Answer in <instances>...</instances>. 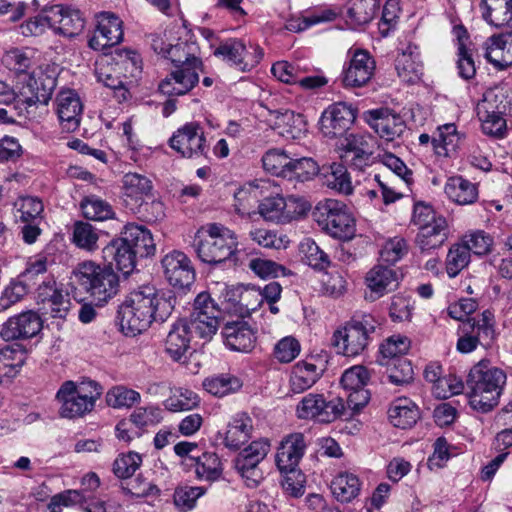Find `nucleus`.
Here are the masks:
<instances>
[{"label":"nucleus","mask_w":512,"mask_h":512,"mask_svg":"<svg viewBox=\"0 0 512 512\" xmlns=\"http://www.w3.org/2000/svg\"><path fill=\"white\" fill-rule=\"evenodd\" d=\"M376 320L370 314L355 315L344 327L333 334L332 343L338 353L347 357H355L363 353L372 340Z\"/></svg>","instance_id":"nucleus-6"},{"label":"nucleus","mask_w":512,"mask_h":512,"mask_svg":"<svg viewBox=\"0 0 512 512\" xmlns=\"http://www.w3.org/2000/svg\"><path fill=\"white\" fill-rule=\"evenodd\" d=\"M506 380V373L493 366L490 361L481 360L475 364L466 379L467 397L471 408L481 413L491 411L499 403Z\"/></svg>","instance_id":"nucleus-2"},{"label":"nucleus","mask_w":512,"mask_h":512,"mask_svg":"<svg viewBox=\"0 0 512 512\" xmlns=\"http://www.w3.org/2000/svg\"><path fill=\"white\" fill-rule=\"evenodd\" d=\"M330 489L337 501L349 503L359 495L361 482L357 475L341 472L331 481Z\"/></svg>","instance_id":"nucleus-42"},{"label":"nucleus","mask_w":512,"mask_h":512,"mask_svg":"<svg viewBox=\"0 0 512 512\" xmlns=\"http://www.w3.org/2000/svg\"><path fill=\"white\" fill-rule=\"evenodd\" d=\"M285 172L284 178L304 182L310 180L317 174V165L311 158L303 157L299 159L290 158V163Z\"/></svg>","instance_id":"nucleus-57"},{"label":"nucleus","mask_w":512,"mask_h":512,"mask_svg":"<svg viewBox=\"0 0 512 512\" xmlns=\"http://www.w3.org/2000/svg\"><path fill=\"white\" fill-rule=\"evenodd\" d=\"M447 197L459 205H469L478 199V187L462 176L450 177L444 187Z\"/></svg>","instance_id":"nucleus-40"},{"label":"nucleus","mask_w":512,"mask_h":512,"mask_svg":"<svg viewBox=\"0 0 512 512\" xmlns=\"http://www.w3.org/2000/svg\"><path fill=\"white\" fill-rule=\"evenodd\" d=\"M299 249L309 266L316 269H324L329 266V256L311 238L304 239L300 243Z\"/></svg>","instance_id":"nucleus-58"},{"label":"nucleus","mask_w":512,"mask_h":512,"mask_svg":"<svg viewBox=\"0 0 512 512\" xmlns=\"http://www.w3.org/2000/svg\"><path fill=\"white\" fill-rule=\"evenodd\" d=\"M199 48L195 42L177 39L176 43L169 45L166 59L174 65L172 71L159 84V90L164 95L181 96L191 91L199 82V71L202 70V61L197 56Z\"/></svg>","instance_id":"nucleus-1"},{"label":"nucleus","mask_w":512,"mask_h":512,"mask_svg":"<svg viewBox=\"0 0 512 512\" xmlns=\"http://www.w3.org/2000/svg\"><path fill=\"white\" fill-rule=\"evenodd\" d=\"M244 51V40L229 38L219 44L214 50V55L226 61L231 66L236 67L242 72L251 71L255 68L256 57L246 56L240 59V54Z\"/></svg>","instance_id":"nucleus-32"},{"label":"nucleus","mask_w":512,"mask_h":512,"mask_svg":"<svg viewBox=\"0 0 512 512\" xmlns=\"http://www.w3.org/2000/svg\"><path fill=\"white\" fill-rule=\"evenodd\" d=\"M380 0H351L346 10V23L351 29H358L375 17Z\"/></svg>","instance_id":"nucleus-38"},{"label":"nucleus","mask_w":512,"mask_h":512,"mask_svg":"<svg viewBox=\"0 0 512 512\" xmlns=\"http://www.w3.org/2000/svg\"><path fill=\"white\" fill-rule=\"evenodd\" d=\"M168 145L185 159L206 158L209 151L204 128L198 122H187L179 127L169 138Z\"/></svg>","instance_id":"nucleus-8"},{"label":"nucleus","mask_w":512,"mask_h":512,"mask_svg":"<svg viewBox=\"0 0 512 512\" xmlns=\"http://www.w3.org/2000/svg\"><path fill=\"white\" fill-rule=\"evenodd\" d=\"M460 136L453 123L438 128L437 136L432 138V149L438 156L449 157L459 145Z\"/></svg>","instance_id":"nucleus-45"},{"label":"nucleus","mask_w":512,"mask_h":512,"mask_svg":"<svg viewBox=\"0 0 512 512\" xmlns=\"http://www.w3.org/2000/svg\"><path fill=\"white\" fill-rule=\"evenodd\" d=\"M18 218L25 223H34L42 219L44 206L42 201L37 197L25 196L21 197L17 203Z\"/></svg>","instance_id":"nucleus-61"},{"label":"nucleus","mask_w":512,"mask_h":512,"mask_svg":"<svg viewBox=\"0 0 512 512\" xmlns=\"http://www.w3.org/2000/svg\"><path fill=\"white\" fill-rule=\"evenodd\" d=\"M296 414L300 419L331 423L346 415V405L340 397L327 400L323 394L309 393L298 403Z\"/></svg>","instance_id":"nucleus-10"},{"label":"nucleus","mask_w":512,"mask_h":512,"mask_svg":"<svg viewBox=\"0 0 512 512\" xmlns=\"http://www.w3.org/2000/svg\"><path fill=\"white\" fill-rule=\"evenodd\" d=\"M313 218L318 226L334 238L349 239L355 232V222L346 204L336 199L320 201Z\"/></svg>","instance_id":"nucleus-7"},{"label":"nucleus","mask_w":512,"mask_h":512,"mask_svg":"<svg viewBox=\"0 0 512 512\" xmlns=\"http://www.w3.org/2000/svg\"><path fill=\"white\" fill-rule=\"evenodd\" d=\"M409 251V245L405 238L395 236L384 242L380 250V259L389 265L401 260Z\"/></svg>","instance_id":"nucleus-59"},{"label":"nucleus","mask_w":512,"mask_h":512,"mask_svg":"<svg viewBox=\"0 0 512 512\" xmlns=\"http://www.w3.org/2000/svg\"><path fill=\"white\" fill-rule=\"evenodd\" d=\"M126 299L152 321L164 322L174 308L172 297H165L155 287L149 285H143L132 291Z\"/></svg>","instance_id":"nucleus-11"},{"label":"nucleus","mask_w":512,"mask_h":512,"mask_svg":"<svg viewBox=\"0 0 512 512\" xmlns=\"http://www.w3.org/2000/svg\"><path fill=\"white\" fill-rule=\"evenodd\" d=\"M505 111V96L503 90L497 87L487 89L476 106L477 116L482 117H487L489 113L504 114Z\"/></svg>","instance_id":"nucleus-55"},{"label":"nucleus","mask_w":512,"mask_h":512,"mask_svg":"<svg viewBox=\"0 0 512 512\" xmlns=\"http://www.w3.org/2000/svg\"><path fill=\"white\" fill-rule=\"evenodd\" d=\"M273 128L279 135L287 139H299L307 131V123L303 115L291 110L277 111Z\"/></svg>","instance_id":"nucleus-37"},{"label":"nucleus","mask_w":512,"mask_h":512,"mask_svg":"<svg viewBox=\"0 0 512 512\" xmlns=\"http://www.w3.org/2000/svg\"><path fill=\"white\" fill-rule=\"evenodd\" d=\"M260 191L257 186H245L238 189L234 194V210L241 217L254 215L255 208L260 203Z\"/></svg>","instance_id":"nucleus-48"},{"label":"nucleus","mask_w":512,"mask_h":512,"mask_svg":"<svg viewBox=\"0 0 512 512\" xmlns=\"http://www.w3.org/2000/svg\"><path fill=\"white\" fill-rule=\"evenodd\" d=\"M322 370L312 362L300 361L293 366L290 376V389L299 394L311 388L321 377Z\"/></svg>","instance_id":"nucleus-39"},{"label":"nucleus","mask_w":512,"mask_h":512,"mask_svg":"<svg viewBox=\"0 0 512 512\" xmlns=\"http://www.w3.org/2000/svg\"><path fill=\"white\" fill-rule=\"evenodd\" d=\"M222 336L228 348L238 352H251L256 345V333L245 321L225 324Z\"/></svg>","instance_id":"nucleus-27"},{"label":"nucleus","mask_w":512,"mask_h":512,"mask_svg":"<svg viewBox=\"0 0 512 512\" xmlns=\"http://www.w3.org/2000/svg\"><path fill=\"white\" fill-rule=\"evenodd\" d=\"M376 64L365 50L354 51L349 63L344 66L341 83L345 88H360L367 85L375 72Z\"/></svg>","instance_id":"nucleus-17"},{"label":"nucleus","mask_w":512,"mask_h":512,"mask_svg":"<svg viewBox=\"0 0 512 512\" xmlns=\"http://www.w3.org/2000/svg\"><path fill=\"white\" fill-rule=\"evenodd\" d=\"M123 195L127 205L140 208L147 197L151 196V180L138 173H126L122 178Z\"/></svg>","instance_id":"nucleus-30"},{"label":"nucleus","mask_w":512,"mask_h":512,"mask_svg":"<svg viewBox=\"0 0 512 512\" xmlns=\"http://www.w3.org/2000/svg\"><path fill=\"white\" fill-rule=\"evenodd\" d=\"M56 111L62 128L67 132L75 131L80 125L82 103L78 94L71 90H61L56 97Z\"/></svg>","instance_id":"nucleus-25"},{"label":"nucleus","mask_w":512,"mask_h":512,"mask_svg":"<svg viewBox=\"0 0 512 512\" xmlns=\"http://www.w3.org/2000/svg\"><path fill=\"white\" fill-rule=\"evenodd\" d=\"M118 319L120 329L126 336H136L142 333L153 322L127 299L119 307Z\"/></svg>","instance_id":"nucleus-33"},{"label":"nucleus","mask_w":512,"mask_h":512,"mask_svg":"<svg viewBox=\"0 0 512 512\" xmlns=\"http://www.w3.org/2000/svg\"><path fill=\"white\" fill-rule=\"evenodd\" d=\"M123 22L111 12H102L97 16V26L88 45L96 51L119 44L123 39Z\"/></svg>","instance_id":"nucleus-18"},{"label":"nucleus","mask_w":512,"mask_h":512,"mask_svg":"<svg viewBox=\"0 0 512 512\" xmlns=\"http://www.w3.org/2000/svg\"><path fill=\"white\" fill-rule=\"evenodd\" d=\"M99 231L93 225L77 221L73 225L72 242L80 249L94 252L98 249Z\"/></svg>","instance_id":"nucleus-51"},{"label":"nucleus","mask_w":512,"mask_h":512,"mask_svg":"<svg viewBox=\"0 0 512 512\" xmlns=\"http://www.w3.org/2000/svg\"><path fill=\"white\" fill-rule=\"evenodd\" d=\"M80 208L83 216L93 221H104L114 216L112 206L95 195L84 197L80 203Z\"/></svg>","instance_id":"nucleus-53"},{"label":"nucleus","mask_w":512,"mask_h":512,"mask_svg":"<svg viewBox=\"0 0 512 512\" xmlns=\"http://www.w3.org/2000/svg\"><path fill=\"white\" fill-rule=\"evenodd\" d=\"M50 28L68 38L79 35L85 27V19L79 9L71 6L52 5L48 7Z\"/></svg>","instance_id":"nucleus-19"},{"label":"nucleus","mask_w":512,"mask_h":512,"mask_svg":"<svg viewBox=\"0 0 512 512\" xmlns=\"http://www.w3.org/2000/svg\"><path fill=\"white\" fill-rule=\"evenodd\" d=\"M253 420L246 412L235 414L227 425L224 445L232 450L239 449L251 438Z\"/></svg>","instance_id":"nucleus-34"},{"label":"nucleus","mask_w":512,"mask_h":512,"mask_svg":"<svg viewBox=\"0 0 512 512\" xmlns=\"http://www.w3.org/2000/svg\"><path fill=\"white\" fill-rule=\"evenodd\" d=\"M270 443L266 439L251 442L236 457L235 463L259 465L267 456Z\"/></svg>","instance_id":"nucleus-62"},{"label":"nucleus","mask_w":512,"mask_h":512,"mask_svg":"<svg viewBox=\"0 0 512 512\" xmlns=\"http://www.w3.org/2000/svg\"><path fill=\"white\" fill-rule=\"evenodd\" d=\"M20 82L23 84L20 94L28 106L47 105L56 87V78L42 69H35L29 75H24Z\"/></svg>","instance_id":"nucleus-15"},{"label":"nucleus","mask_w":512,"mask_h":512,"mask_svg":"<svg viewBox=\"0 0 512 512\" xmlns=\"http://www.w3.org/2000/svg\"><path fill=\"white\" fill-rule=\"evenodd\" d=\"M193 247L203 263L217 265L229 260L235 254L237 242L230 229L212 223L205 231L197 233Z\"/></svg>","instance_id":"nucleus-4"},{"label":"nucleus","mask_w":512,"mask_h":512,"mask_svg":"<svg viewBox=\"0 0 512 512\" xmlns=\"http://www.w3.org/2000/svg\"><path fill=\"white\" fill-rule=\"evenodd\" d=\"M25 362V351L19 345L0 350V381L15 377Z\"/></svg>","instance_id":"nucleus-44"},{"label":"nucleus","mask_w":512,"mask_h":512,"mask_svg":"<svg viewBox=\"0 0 512 512\" xmlns=\"http://www.w3.org/2000/svg\"><path fill=\"white\" fill-rule=\"evenodd\" d=\"M42 329L40 316L27 311L10 317L0 330V337L4 341L28 339L37 335Z\"/></svg>","instance_id":"nucleus-21"},{"label":"nucleus","mask_w":512,"mask_h":512,"mask_svg":"<svg viewBox=\"0 0 512 512\" xmlns=\"http://www.w3.org/2000/svg\"><path fill=\"white\" fill-rule=\"evenodd\" d=\"M484 57L499 69L512 66V29L494 34L483 44Z\"/></svg>","instance_id":"nucleus-24"},{"label":"nucleus","mask_w":512,"mask_h":512,"mask_svg":"<svg viewBox=\"0 0 512 512\" xmlns=\"http://www.w3.org/2000/svg\"><path fill=\"white\" fill-rule=\"evenodd\" d=\"M166 280L175 288H189L195 280V270L189 257L178 250L166 254L161 260Z\"/></svg>","instance_id":"nucleus-16"},{"label":"nucleus","mask_w":512,"mask_h":512,"mask_svg":"<svg viewBox=\"0 0 512 512\" xmlns=\"http://www.w3.org/2000/svg\"><path fill=\"white\" fill-rule=\"evenodd\" d=\"M390 422L398 428L408 429L420 418L417 405L408 398L396 399L388 411Z\"/></svg>","instance_id":"nucleus-41"},{"label":"nucleus","mask_w":512,"mask_h":512,"mask_svg":"<svg viewBox=\"0 0 512 512\" xmlns=\"http://www.w3.org/2000/svg\"><path fill=\"white\" fill-rule=\"evenodd\" d=\"M471 261L468 247L462 242L454 243L448 250L445 268L450 278L456 277Z\"/></svg>","instance_id":"nucleus-52"},{"label":"nucleus","mask_w":512,"mask_h":512,"mask_svg":"<svg viewBox=\"0 0 512 512\" xmlns=\"http://www.w3.org/2000/svg\"><path fill=\"white\" fill-rule=\"evenodd\" d=\"M138 258L154 255L156 246L150 230L143 225L128 223L124 226L120 236Z\"/></svg>","instance_id":"nucleus-28"},{"label":"nucleus","mask_w":512,"mask_h":512,"mask_svg":"<svg viewBox=\"0 0 512 512\" xmlns=\"http://www.w3.org/2000/svg\"><path fill=\"white\" fill-rule=\"evenodd\" d=\"M110 60L127 82L129 79L136 78L141 72L140 56L132 50L118 49Z\"/></svg>","instance_id":"nucleus-46"},{"label":"nucleus","mask_w":512,"mask_h":512,"mask_svg":"<svg viewBox=\"0 0 512 512\" xmlns=\"http://www.w3.org/2000/svg\"><path fill=\"white\" fill-rule=\"evenodd\" d=\"M72 281L90 295L97 305H103L119 291V277L111 266L87 260L72 271Z\"/></svg>","instance_id":"nucleus-3"},{"label":"nucleus","mask_w":512,"mask_h":512,"mask_svg":"<svg viewBox=\"0 0 512 512\" xmlns=\"http://www.w3.org/2000/svg\"><path fill=\"white\" fill-rule=\"evenodd\" d=\"M356 113V108L345 102L329 105L320 119L321 131L329 138L344 137L354 123Z\"/></svg>","instance_id":"nucleus-14"},{"label":"nucleus","mask_w":512,"mask_h":512,"mask_svg":"<svg viewBox=\"0 0 512 512\" xmlns=\"http://www.w3.org/2000/svg\"><path fill=\"white\" fill-rule=\"evenodd\" d=\"M223 465L214 452H204L195 458V474L198 480L214 482L221 478Z\"/></svg>","instance_id":"nucleus-43"},{"label":"nucleus","mask_w":512,"mask_h":512,"mask_svg":"<svg viewBox=\"0 0 512 512\" xmlns=\"http://www.w3.org/2000/svg\"><path fill=\"white\" fill-rule=\"evenodd\" d=\"M308 209V204L302 199H285L280 195L266 197L258 205L259 214L266 221L276 223H288L303 215Z\"/></svg>","instance_id":"nucleus-12"},{"label":"nucleus","mask_w":512,"mask_h":512,"mask_svg":"<svg viewBox=\"0 0 512 512\" xmlns=\"http://www.w3.org/2000/svg\"><path fill=\"white\" fill-rule=\"evenodd\" d=\"M102 258L107 266L129 275L136 267L138 256L120 237L112 239L103 249Z\"/></svg>","instance_id":"nucleus-26"},{"label":"nucleus","mask_w":512,"mask_h":512,"mask_svg":"<svg viewBox=\"0 0 512 512\" xmlns=\"http://www.w3.org/2000/svg\"><path fill=\"white\" fill-rule=\"evenodd\" d=\"M448 239V225L445 218H438L430 225L419 229L415 243L422 252L441 247Z\"/></svg>","instance_id":"nucleus-36"},{"label":"nucleus","mask_w":512,"mask_h":512,"mask_svg":"<svg viewBox=\"0 0 512 512\" xmlns=\"http://www.w3.org/2000/svg\"><path fill=\"white\" fill-rule=\"evenodd\" d=\"M381 365L387 367L388 379L396 385L408 384L413 379V367L406 358L394 359L393 361H380Z\"/></svg>","instance_id":"nucleus-56"},{"label":"nucleus","mask_w":512,"mask_h":512,"mask_svg":"<svg viewBox=\"0 0 512 512\" xmlns=\"http://www.w3.org/2000/svg\"><path fill=\"white\" fill-rule=\"evenodd\" d=\"M480 11L489 25L512 29V0H481Z\"/></svg>","instance_id":"nucleus-35"},{"label":"nucleus","mask_w":512,"mask_h":512,"mask_svg":"<svg viewBox=\"0 0 512 512\" xmlns=\"http://www.w3.org/2000/svg\"><path fill=\"white\" fill-rule=\"evenodd\" d=\"M337 150L342 162L363 171L374 162V138L369 134L350 133L340 138Z\"/></svg>","instance_id":"nucleus-9"},{"label":"nucleus","mask_w":512,"mask_h":512,"mask_svg":"<svg viewBox=\"0 0 512 512\" xmlns=\"http://www.w3.org/2000/svg\"><path fill=\"white\" fill-rule=\"evenodd\" d=\"M140 399L141 396L137 391L122 385L111 388L106 394V402L113 408H130Z\"/></svg>","instance_id":"nucleus-60"},{"label":"nucleus","mask_w":512,"mask_h":512,"mask_svg":"<svg viewBox=\"0 0 512 512\" xmlns=\"http://www.w3.org/2000/svg\"><path fill=\"white\" fill-rule=\"evenodd\" d=\"M192 312H195L198 319L201 317L200 315L210 319V322L204 325L208 332L211 331V328L219 327L222 312L209 293L202 292L198 294L194 300Z\"/></svg>","instance_id":"nucleus-49"},{"label":"nucleus","mask_w":512,"mask_h":512,"mask_svg":"<svg viewBox=\"0 0 512 512\" xmlns=\"http://www.w3.org/2000/svg\"><path fill=\"white\" fill-rule=\"evenodd\" d=\"M192 312H195L198 319L201 317L200 315L210 319V322L204 325L208 332L211 331V328L219 327L222 312L209 293L202 292L198 294L194 300Z\"/></svg>","instance_id":"nucleus-50"},{"label":"nucleus","mask_w":512,"mask_h":512,"mask_svg":"<svg viewBox=\"0 0 512 512\" xmlns=\"http://www.w3.org/2000/svg\"><path fill=\"white\" fill-rule=\"evenodd\" d=\"M2 62L9 70L15 72L21 81L24 75L30 74L28 70L33 65L32 52L29 49L15 48L4 54Z\"/></svg>","instance_id":"nucleus-54"},{"label":"nucleus","mask_w":512,"mask_h":512,"mask_svg":"<svg viewBox=\"0 0 512 512\" xmlns=\"http://www.w3.org/2000/svg\"><path fill=\"white\" fill-rule=\"evenodd\" d=\"M95 75L98 82L114 91L115 97L119 102L129 98L128 82L121 73L116 70L110 58L102 59L96 63Z\"/></svg>","instance_id":"nucleus-29"},{"label":"nucleus","mask_w":512,"mask_h":512,"mask_svg":"<svg viewBox=\"0 0 512 512\" xmlns=\"http://www.w3.org/2000/svg\"><path fill=\"white\" fill-rule=\"evenodd\" d=\"M202 385L211 395L224 397L238 391L242 383L239 378L231 374H219L206 378Z\"/></svg>","instance_id":"nucleus-47"},{"label":"nucleus","mask_w":512,"mask_h":512,"mask_svg":"<svg viewBox=\"0 0 512 512\" xmlns=\"http://www.w3.org/2000/svg\"><path fill=\"white\" fill-rule=\"evenodd\" d=\"M399 281V274L394 268L389 265H375L365 276V283L369 289V294L366 297L372 301L379 299L396 290Z\"/></svg>","instance_id":"nucleus-23"},{"label":"nucleus","mask_w":512,"mask_h":512,"mask_svg":"<svg viewBox=\"0 0 512 512\" xmlns=\"http://www.w3.org/2000/svg\"><path fill=\"white\" fill-rule=\"evenodd\" d=\"M306 441L302 433H292L285 437L278 447L276 465L282 473H297V466L306 450Z\"/></svg>","instance_id":"nucleus-22"},{"label":"nucleus","mask_w":512,"mask_h":512,"mask_svg":"<svg viewBox=\"0 0 512 512\" xmlns=\"http://www.w3.org/2000/svg\"><path fill=\"white\" fill-rule=\"evenodd\" d=\"M364 120L385 143H397L406 130V122L397 113L387 108L368 110Z\"/></svg>","instance_id":"nucleus-13"},{"label":"nucleus","mask_w":512,"mask_h":512,"mask_svg":"<svg viewBox=\"0 0 512 512\" xmlns=\"http://www.w3.org/2000/svg\"><path fill=\"white\" fill-rule=\"evenodd\" d=\"M101 395L102 387L96 381L89 380L77 385L67 380L60 386L55 399L60 404V416L74 419L90 413Z\"/></svg>","instance_id":"nucleus-5"},{"label":"nucleus","mask_w":512,"mask_h":512,"mask_svg":"<svg viewBox=\"0 0 512 512\" xmlns=\"http://www.w3.org/2000/svg\"><path fill=\"white\" fill-rule=\"evenodd\" d=\"M418 47L413 44L407 45L395 60V68L399 78L408 84L418 82L423 74L422 63L419 59Z\"/></svg>","instance_id":"nucleus-31"},{"label":"nucleus","mask_w":512,"mask_h":512,"mask_svg":"<svg viewBox=\"0 0 512 512\" xmlns=\"http://www.w3.org/2000/svg\"><path fill=\"white\" fill-rule=\"evenodd\" d=\"M194 334L186 319L173 323L164 342L166 355L174 362L186 363Z\"/></svg>","instance_id":"nucleus-20"},{"label":"nucleus","mask_w":512,"mask_h":512,"mask_svg":"<svg viewBox=\"0 0 512 512\" xmlns=\"http://www.w3.org/2000/svg\"><path fill=\"white\" fill-rule=\"evenodd\" d=\"M248 239L260 247L281 249L285 247L284 240L276 231L264 227H253L248 232Z\"/></svg>","instance_id":"nucleus-63"},{"label":"nucleus","mask_w":512,"mask_h":512,"mask_svg":"<svg viewBox=\"0 0 512 512\" xmlns=\"http://www.w3.org/2000/svg\"><path fill=\"white\" fill-rule=\"evenodd\" d=\"M461 242L466 244L470 254L473 252L479 256L488 254L493 246V238L483 230L472 231L464 235Z\"/></svg>","instance_id":"nucleus-64"}]
</instances>
